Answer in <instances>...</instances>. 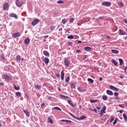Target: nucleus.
Masks as SVG:
<instances>
[{"instance_id": "1", "label": "nucleus", "mask_w": 127, "mask_h": 127, "mask_svg": "<svg viewBox=\"0 0 127 127\" xmlns=\"http://www.w3.org/2000/svg\"><path fill=\"white\" fill-rule=\"evenodd\" d=\"M8 7H9V5L8 4V3L6 2L3 4V10L5 11V10H6V9H7V10H8Z\"/></svg>"}, {"instance_id": "2", "label": "nucleus", "mask_w": 127, "mask_h": 127, "mask_svg": "<svg viewBox=\"0 0 127 127\" xmlns=\"http://www.w3.org/2000/svg\"><path fill=\"white\" fill-rule=\"evenodd\" d=\"M40 21V20L39 19H35L32 22L31 24L33 26H34L36 25L38 23H39V22Z\"/></svg>"}, {"instance_id": "3", "label": "nucleus", "mask_w": 127, "mask_h": 127, "mask_svg": "<svg viewBox=\"0 0 127 127\" xmlns=\"http://www.w3.org/2000/svg\"><path fill=\"white\" fill-rule=\"evenodd\" d=\"M64 63L66 67H69L70 65V60H69V59H66L65 60H64Z\"/></svg>"}, {"instance_id": "4", "label": "nucleus", "mask_w": 127, "mask_h": 127, "mask_svg": "<svg viewBox=\"0 0 127 127\" xmlns=\"http://www.w3.org/2000/svg\"><path fill=\"white\" fill-rule=\"evenodd\" d=\"M16 5L18 6V7H21L22 6V2H20L19 0H16Z\"/></svg>"}, {"instance_id": "5", "label": "nucleus", "mask_w": 127, "mask_h": 127, "mask_svg": "<svg viewBox=\"0 0 127 127\" xmlns=\"http://www.w3.org/2000/svg\"><path fill=\"white\" fill-rule=\"evenodd\" d=\"M2 78H3V79H5V80H7L8 81V80H10L11 79L10 76L4 74L2 75Z\"/></svg>"}, {"instance_id": "6", "label": "nucleus", "mask_w": 127, "mask_h": 127, "mask_svg": "<svg viewBox=\"0 0 127 127\" xmlns=\"http://www.w3.org/2000/svg\"><path fill=\"white\" fill-rule=\"evenodd\" d=\"M19 36H20V33L19 32L13 33L12 34V37H13V38H16L17 37H19Z\"/></svg>"}, {"instance_id": "7", "label": "nucleus", "mask_w": 127, "mask_h": 127, "mask_svg": "<svg viewBox=\"0 0 127 127\" xmlns=\"http://www.w3.org/2000/svg\"><path fill=\"white\" fill-rule=\"evenodd\" d=\"M102 5H106V6H110L112 3L109 1H104L102 3Z\"/></svg>"}, {"instance_id": "8", "label": "nucleus", "mask_w": 127, "mask_h": 127, "mask_svg": "<svg viewBox=\"0 0 127 127\" xmlns=\"http://www.w3.org/2000/svg\"><path fill=\"white\" fill-rule=\"evenodd\" d=\"M9 16H10V17H14L15 19H17L18 18V16H17V15H16V14L14 13H10Z\"/></svg>"}, {"instance_id": "9", "label": "nucleus", "mask_w": 127, "mask_h": 127, "mask_svg": "<svg viewBox=\"0 0 127 127\" xmlns=\"http://www.w3.org/2000/svg\"><path fill=\"white\" fill-rule=\"evenodd\" d=\"M69 115H70L71 117L73 118V119H75V120H77L78 121H81V119H80V118L75 116V115L72 114V113H69Z\"/></svg>"}, {"instance_id": "10", "label": "nucleus", "mask_w": 127, "mask_h": 127, "mask_svg": "<svg viewBox=\"0 0 127 127\" xmlns=\"http://www.w3.org/2000/svg\"><path fill=\"white\" fill-rule=\"evenodd\" d=\"M109 88L111 89V90H113V91H116V92H118V91H119V89L113 85H110Z\"/></svg>"}, {"instance_id": "11", "label": "nucleus", "mask_w": 127, "mask_h": 127, "mask_svg": "<svg viewBox=\"0 0 127 127\" xmlns=\"http://www.w3.org/2000/svg\"><path fill=\"white\" fill-rule=\"evenodd\" d=\"M64 77H65V74H64V70H62L61 72V78L62 81H64Z\"/></svg>"}, {"instance_id": "12", "label": "nucleus", "mask_w": 127, "mask_h": 127, "mask_svg": "<svg viewBox=\"0 0 127 127\" xmlns=\"http://www.w3.org/2000/svg\"><path fill=\"white\" fill-rule=\"evenodd\" d=\"M24 42L26 45H28V44H29V42H30V39L29 38H27L24 40Z\"/></svg>"}, {"instance_id": "13", "label": "nucleus", "mask_w": 127, "mask_h": 127, "mask_svg": "<svg viewBox=\"0 0 127 127\" xmlns=\"http://www.w3.org/2000/svg\"><path fill=\"white\" fill-rule=\"evenodd\" d=\"M127 34V33L126 32H124V30L122 29L119 30V35H126Z\"/></svg>"}, {"instance_id": "14", "label": "nucleus", "mask_w": 127, "mask_h": 127, "mask_svg": "<svg viewBox=\"0 0 127 127\" xmlns=\"http://www.w3.org/2000/svg\"><path fill=\"white\" fill-rule=\"evenodd\" d=\"M23 112L24 113V114H25L26 117H27L28 118H29L30 116V113H29V112H28V111L27 110H23Z\"/></svg>"}, {"instance_id": "15", "label": "nucleus", "mask_w": 127, "mask_h": 127, "mask_svg": "<svg viewBox=\"0 0 127 127\" xmlns=\"http://www.w3.org/2000/svg\"><path fill=\"white\" fill-rule=\"evenodd\" d=\"M106 93L107 94V95H109V96H113V94H114L113 91H112L110 90H107L106 91Z\"/></svg>"}, {"instance_id": "16", "label": "nucleus", "mask_w": 127, "mask_h": 127, "mask_svg": "<svg viewBox=\"0 0 127 127\" xmlns=\"http://www.w3.org/2000/svg\"><path fill=\"white\" fill-rule=\"evenodd\" d=\"M107 110V106H104L102 109L101 110L100 112H102L103 113H104V114H106V110Z\"/></svg>"}, {"instance_id": "17", "label": "nucleus", "mask_w": 127, "mask_h": 127, "mask_svg": "<svg viewBox=\"0 0 127 127\" xmlns=\"http://www.w3.org/2000/svg\"><path fill=\"white\" fill-rule=\"evenodd\" d=\"M43 54L45 55V56H47V57H49L50 56L49 52H47V51H44Z\"/></svg>"}, {"instance_id": "18", "label": "nucleus", "mask_w": 127, "mask_h": 127, "mask_svg": "<svg viewBox=\"0 0 127 127\" xmlns=\"http://www.w3.org/2000/svg\"><path fill=\"white\" fill-rule=\"evenodd\" d=\"M84 50L89 52V51H91V50H92V48H91L90 47H85L84 48Z\"/></svg>"}, {"instance_id": "19", "label": "nucleus", "mask_w": 127, "mask_h": 127, "mask_svg": "<svg viewBox=\"0 0 127 127\" xmlns=\"http://www.w3.org/2000/svg\"><path fill=\"white\" fill-rule=\"evenodd\" d=\"M111 62L113 63V64H114V65H115V66H118V62H117V61H116L115 60V59H113L111 60Z\"/></svg>"}, {"instance_id": "20", "label": "nucleus", "mask_w": 127, "mask_h": 127, "mask_svg": "<svg viewBox=\"0 0 127 127\" xmlns=\"http://www.w3.org/2000/svg\"><path fill=\"white\" fill-rule=\"evenodd\" d=\"M67 102L69 104V105H70V106H71V107H75V106H74V104H73V103H72V100H68Z\"/></svg>"}, {"instance_id": "21", "label": "nucleus", "mask_w": 127, "mask_h": 127, "mask_svg": "<svg viewBox=\"0 0 127 127\" xmlns=\"http://www.w3.org/2000/svg\"><path fill=\"white\" fill-rule=\"evenodd\" d=\"M0 57L2 60H3V61H5L6 59L5 57H4V54H0Z\"/></svg>"}, {"instance_id": "22", "label": "nucleus", "mask_w": 127, "mask_h": 127, "mask_svg": "<svg viewBox=\"0 0 127 127\" xmlns=\"http://www.w3.org/2000/svg\"><path fill=\"white\" fill-rule=\"evenodd\" d=\"M111 52H112V53H113L114 54H119V52L118 50H112Z\"/></svg>"}, {"instance_id": "23", "label": "nucleus", "mask_w": 127, "mask_h": 127, "mask_svg": "<svg viewBox=\"0 0 127 127\" xmlns=\"http://www.w3.org/2000/svg\"><path fill=\"white\" fill-rule=\"evenodd\" d=\"M44 62L45 64H48L49 63V59L48 58H45L44 59Z\"/></svg>"}, {"instance_id": "24", "label": "nucleus", "mask_w": 127, "mask_h": 127, "mask_svg": "<svg viewBox=\"0 0 127 127\" xmlns=\"http://www.w3.org/2000/svg\"><path fill=\"white\" fill-rule=\"evenodd\" d=\"M119 61L120 64V66H123V64H124V60L123 59H119Z\"/></svg>"}, {"instance_id": "25", "label": "nucleus", "mask_w": 127, "mask_h": 127, "mask_svg": "<svg viewBox=\"0 0 127 127\" xmlns=\"http://www.w3.org/2000/svg\"><path fill=\"white\" fill-rule=\"evenodd\" d=\"M87 81L88 82H89V83H90V84H93V83H94V80H93L92 78H88L87 79Z\"/></svg>"}, {"instance_id": "26", "label": "nucleus", "mask_w": 127, "mask_h": 127, "mask_svg": "<svg viewBox=\"0 0 127 127\" xmlns=\"http://www.w3.org/2000/svg\"><path fill=\"white\" fill-rule=\"evenodd\" d=\"M48 123H50V124H53V121H52V119L50 117H48Z\"/></svg>"}, {"instance_id": "27", "label": "nucleus", "mask_w": 127, "mask_h": 127, "mask_svg": "<svg viewBox=\"0 0 127 127\" xmlns=\"http://www.w3.org/2000/svg\"><path fill=\"white\" fill-rule=\"evenodd\" d=\"M98 99H90V103H97L98 102Z\"/></svg>"}, {"instance_id": "28", "label": "nucleus", "mask_w": 127, "mask_h": 127, "mask_svg": "<svg viewBox=\"0 0 127 127\" xmlns=\"http://www.w3.org/2000/svg\"><path fill=\"white\" fill-rule=\"evenodd\" d=\"M102 100H103V101H107L108 100V97H107V95H103Z\"/></svg>"}, {"instance_id": "29", "label": "nucleus", "mask_w": 127, "mask_h": 127, "mask_svg": "<svg viewBox=\"0 0 127 127\" xmlns=\"http://www.w3.org/2000/svg\"><path fill=\"white\" fill-rule=\"evenodd\" d=\"M68 39H74V36L73 35H70L67 36Z\"/></svg>"}, {"instance_id": "30", "label": "nucleus", "mask_w": 127, "mask_h": 127, "mask_svg": "<svg viewBox=\"0 0 127 127\" xmlns=\"http://www.w3.org/2000/svg\"><path fill=\"white\" fill-rule=\"evenodd\" d=\"M54 110H55L56 111H62V110L58 107H54L53 108Z\"/></svg>"}, {"instance_id": "31", "label": "nucleus", "mask_w": 127, "mask_h": 127, "mask_svg": "<svg viewBox=\"0 0 127 127\" xmlns=\"http://www.w3.org/2000/svg\"><path fill=\"white\" fill-rule=\"evenodd\" d=\"M57 3H58L59 4H63V3H64V1H63L62 0H60L57 1Z\"/></svg>"}, {"instance_id": "32", "label": "nucleus", "mask_w": 127, "mask_h": 127, "mask_svg": "<svg viewBox=\"0 0 127 127\" xmlns=\"http://www.w3.org/2000/svg\"><path fill=\"white\" fill-rule=\"evenodd\" d=\"M67 22V19H63L62 21V23H63V24H65V23H66Z\"/></svg>"}, {"instance_id": "33", "label": "nucleus", "mask_w": 127, "mask_h": 127, "mask_svg": "<svg viewBox=\"0 0 127 127\" xmlns=\"http://www.w3.org/2000/svg\"><path fill=\"white\" fill-rule=\"evenodd\" d=\"M35 89H37V90H40L41 89V85H35Z\"/></svg>"}, {"instance_id": "34", "label": "nucleus", "mask_w": 127, "mask_h": 127, "mask_svg": "<svg viewBox=\"0 0 127 127\" xmlns=\"http://www.w3.org/2000/svg\"><path fill=\"white\" fill-rule=\"evenodd\" d=\"M13 87L15 89V90H16V91H18V90H20V88L19 86V87H17L16 85L13 84Z\"/></svg>"}, {"instance_id": "35", "label": "nucleus", "mask_w": 127, "mask_h": 127, "mask_svg": "<svg viewBox=\"0 0 127 127\" xmlns=\"http://www.w3.org/2000/svg\"><path fill=\"white\" fill-rule=\"evenodd\" d=\"M123 118L124 119V120H125V121L126 122H127V114H126L125 113H124L123 115Z\"/></svg>"}, {"instance_id": "36", "label": "nucleus", "mask_w": 127, "mask_h": 127, "mask_svg": "<svg viewBox=\"0 0 127 127\" xmlns=\"http://www.w3.org/2000/svg\"><path fill=\"white\" fill-rule=\"evenodd\" d=\"M16 96H17V97H21V93H20L19 92H16Z\"/></svg>"}, {"instance_id": "37", "label": "nucleus", "mask_w": 127, "mask_h": 127, "mask_svg": "<svg viewBox=\"0 0 127 127\" xmlns=\"http://www.w3.org/2000/svg\"><path fill=\"white\" fill-rule=\"evenodd\" d=\"M70 87L72 89H75V88H76V86H75V83H71L70 85Z\"/></svg>"}, {"instance_id": "38", "label": "nucleus", "mask_w": 127, "mask_h": 127, "mask_svg": "<svg viewBox=\"0 0 127 127\" xmlns=\"http://www.w3.org/2000/svg\"><path fill=\"white\" fill-rule=\"evenodd\" d=\"M69 81H70V77L67 76L65 79L66 83H69Z\"/></svg>"}, {"instance_id": "39", "label": "nucleus", "mask_w": 127, "mask_h": 127, "mask_svg": "<svg viewBox=\"0 0 127 127\" xmlns=\"http://www.w3.org/2000/svg\"><path fill=\"white\" fill-rule=\"evenodd\" d=\"M60 97H61L62 98H65V99H68L69 98V97L63 95H61Z\"/></svg>"}, {"instance_id": "40", "label": "nucleus", "mask_w": 127, "mask_h": 127, "mask_svg": "<svg viewBox=\"0 0 127 127\" xmlns=\"http://www.w3.org/2000/svg\"><path fill=\"white\" fill-rule=\"evenodd\" d=\"M20 56L18 55L16 56V60L17 61H20Z\"/></svg>"}, {"instance_id": "41", "label": "nucleus", "mask_w": 127, "mask_h": 127, "mask_svg": "<svg viewBox=\"0 0 127 127\" xmlns=\"http://www.w3.org/2000/svg\"><path fill=\"white\" fill-rule=\"evenodd\" d=\"M80 121H82V120L86 119V117L84 115H82L81 117H80Z\"/></svg>"}, {"instance_id": "42", "label": "nucleus", "mask_w": 127, "mask_h": 127, "mask_svg": "<svg viewBox=\"0 0 127 127\" xmlns=\"http://www.w3.org/2000/svg\"><path fill=\"white\" fill-rule=\"evenodd\" d=\"M114 120H115V117H114V116H111L110 118V123H112V122H113Z\"/></svg>"}, {"instance_id": "43", "label": "nucleus", "mask_w": 127, "mask_h": 127, "mask_svg": "<svg viewBox=\"0 0 127 127\" xmlns=\"http://www.w3.org/2000/svg\"><path fill=\"white\" fill-rule=\"evenodd\" d=\"M105 18L104 17H99L98 18V20H103Z\"/></svg>"}, {"instance_id": "44", "label": "nucleus", "mask_w": 127, "mask_h": 127, "mask_svg": "<svg viewBox=\"0 0 127 127\" xmlns=\"http://www.w3.org/2000/svg\"><path fill=\"white\" fill-rule=\"evenodd\" d=\"M41 107L42 108V109H43L44 108V107H45V103H43L41 104Z\"/></svg>"}, {"instance_id": "45", "label": "nucleus", "mask_w": 127, "mask_h": 127, "mask_svg": "<svg viewBox=\"0 0 127 127\" xmlns=\"http://www.w3.org/2000/svg\"><path fill=\"white\" fill-rule=\"evenodd\" d=\"M87 58H88V56L87 55H84L82 58V60H85L87 59Z\"/></svg>"}, {"instance_id": "46", "label": "nucleus", "mask_w": 127, "mask_h": 127, "mask_svg": "<svg viewBox=\"0 0 127 127\" xmlns=\"http://www.w3.org/2000/svg\"><path fill=\"white\" fill-rule=\"evenodd\" d=\"M67 44L68 45H69V46H71L72 44V42L68 41L67 43Z\"/></svg>"}, {"instance_id": "47", "label": "nucleus", "mask_w": 127, "mask_h": 127, "mask_svg": "<svg viewBox=\"0 0 127 127\" xmlns=\"http://www.w3.org/2000/svg\"><path fill=\"white\" fill-rule=\"evenodd\" d=\"M74 21V18H71L69 20V23H72Z\"/></svg>"}, {"instance_id": "48", "label": "nucleus", "mask_w": 127, "mask_h": 127, "mask_svg": "<svg viewBox=\"0 0 127 127\" xmlns=\"http://www.w3.org/2000/svg\"><path fill=\"white\" fill-rule=\"evenodd\" d=\"M66 123H67V124H72V122L70 121V120H66Z\"/></svg>"}, {"instance_id": "49", "label": "nucleus", "mask_w": 127, "mask_h": 127, "mask_svg": "<svg viewBox=\"0 0 127 127\" xmlns=\"http://www.w3.org/2000/svg\"><path fill=\"white\" fill-rule=\"evenodd\" d=\"M79 38V36H78L77 35H75L74 36H73V39H78Z\"/></svg>"}, {"instance_id": "50", "label": "nucleus", "mask_w": 127, "mask_h": 127, "mask_svg": "<svg viewBox=\"0 0 127 127\" xmlns=\"http://www.w3.org/2000/svg\"><path fill=\"white\" fill-rule=\"evenodd\" d=\"M123 112H124V110H123L117 111V113H120V114H123Z\"/></svg>"}, {"instance_id": "51", "label": "nucleus", "mask_w": 127, "mask_h": 127, "mask_svg": "<svg viewBox=\"0 0 127 127\" xmlns=\"http://www.w3.org/2000/svg\"><path fill=\"white\" fill-rule=\"evenodd\" d=\"M56 77H57V78H60V74L57 73L56 74Z\"/></svg>"}, {"instance_id": "52", "label": "nucleus", "mask_w": 127, "mask_h": 127, "mask_svg": "<svg viewBox=\"0 0 127 127\" xmlns=\"http://www.w3.org/2000/svg\"><path fill=\"white\" fill-rule=\"evenodd\" d=\"M119 6H121V7H122V6H124V4L123 3V2H120L119 3Z\"/></svg>"}, {"instance_id": "53", "label": "nucleus", "mask_w": 127, "mask_h": 127, "mask_svg": "<svg viewBox=\"0 0 127 127\" xmlns=\"http://www.w3.org/2000/svg\"><path fill=\"white\" fill-rule=\"evenodd\" d=\"M114 96H115L116 97L119 96V93H118V92H115V93H114Z\"/></svg>"}, {"instance_id": "54", "label": "nucleus", "mask_w": 127, "mask_h": 127, "mask_svg": "<svg viewBox=\"0 0 127 127\" xmlns=\"http://www.w3.org/2000/svg\"><path fill=\"white\" fill-rule=\"evenodd\" d=\"M51 29L54 30V29H55V26H51Z\"/></svg>"}, {"instance_id": "55", "label": "nucleus", "mask_w": 127, "mask_h": 127, "mask_svg": "<svg viewBox=\"0 0 127 127\" xmlns=\"http://www.w3.org/2000/svg\"><path fill=\"white\" fill-rule=\"evenodd\" d=\"M104 114H105V113L102 112V111H100V116H101V117H103V115H104Z\"/></svg>"}, {"instance_id": "56", "label": "nucleus", "mask_w": 127, "mask_h": 127, "mask_svg": "<svg viewBox=\"0 0 127 127\" xmlns=\"http://www.w3.org/2000/svg\"><path fill=\"white\" fill-rule=\"evenodd\" d=\"M117 123H118V121L115 120L113 122V126H115V125H116Z\"/></svg>"}, {"instance_id": "57", "label": "nucleus", "mask_w": 127, "mask_h": 127, "mask_svg": "<svg viewBox=\"0 0 127 127\" xmlns=\"http://www.w3.org/2000/svg\"><path fill=\"white\" fill-rule=\"evenodd\" d=\"M80 52H81V50H76V53H80Z\"/></svg>"}, {"instance_id": "58", "label": "nucleus", "mask_w": 127, "mask_h": 127, "mask_svg": "<svg viewBox=\"0 0 127 127\" xmlns=\"http://www.w3.org/2000/svg\"><path fill=\"white\" fill-rule=\"evenodd\" d=\"M127 66H126L125 67V69H124L125 73H127Z\"/></svg>"}, {"instance_id": "59", "label": "nucleus", "mask_w": 127, "mask_h": 127, "mask_svg": "<svg viewBox=\"0 0 127 127\" xmlns=\"http://www.w3.org/2000/svg\"><path fill=\"white\" fill-rule=\"evenodd\" d=\"M123 21H124V23H126V24H127V19H124Z\"/></svg>"}, {"instance_id": "60", "label": "nucleus", "mask_w": 127, "mask_h": 127, "mask_svg": "<svg viewBox=\"0 0 127 127\" xmlns=\"http://www.w3.org/2000/svg\"><path fill=\"white\" fill-rule=\"evenodd\" d=\"M49 36L48 35H46L44 37V38H45V39H46V38H48Z\"/></svg>"}, {"instance_id": "61", "label": "nucleus", "mask_w": 127, "mask_h": 127, "mask_svg": "<svg viewBox=\"0 0 127 127\" xmlns=\"http://www.w3.org/2000/svg\"><path fill=\"white\" fill-rule=\"evenodd\" d=\"M25 98H26V99H27V100H28V96L27 95V94H25Z\"/></svg>"}, {"instance_id": "62", "label": "nucleus", "mask_w": 127, "mask_h": 127, "mask_svg": "<svg viewBox=\"0 0 127 127\" xmlns=\"http://www.w3.org/2000/svg\"><path fill=\"white\" fill-rule=\"evenodd\" d=\"M107 39H111V37L110 36H106Z\"/></svg>"}, {"instance_id": "63", "label": "nucleus", "mask_w": 127, "mask_h": 127, "mask_svg": "<svg viewBox=\"0 0 127 127\" xmlns=\"http://www.w3.org/2000/svg\"><path fill=\"white\" fill-rule=\"evenodd\" d=\"M115 99H116V100H119V99H120V97H119L118 96H116V97H115Z\"/></svg>"}, {"instance_id": "64", "label": "nucleus", "mask_w": 127, "mask_h": 127, "mask_svg": "<svg viewBox=\"0 0 127 127\" xmlns=\"http://www.w3.org/2000/svg\"><path fill=\"white\" fill-rule=\"evenodd\" d=\"M99 81H103V77H100L99 78Z\"/></svg>"}]
</instances>
